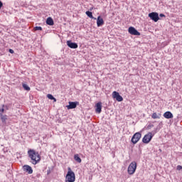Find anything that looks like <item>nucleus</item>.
Here are the masks:
<instances>
[{
	"instance_id": "obj_1",
	"label": "nucleus",
	"mask_w": 182,
	"mask_h": 182,
	"mask_svg": "<svg viewBox=\"0 0 182 182\" xmlns=\"http://www.w3.org/2000/svg\"><path fill=\"white\" fill-rule=\"evenodd\" d=\"M28 155L29 159H31V163L34 164V166L41 161V155H39V152H37L34 149H29L28 151Z\"/></svg>"
},
{
	"instance_id": "obj_2",
	"label": "nucleus",
	"mask_w": 182,
	"mask_h": 182,
	"mask_svg": "<svg viewBox=\"0 0 182 182\" xmlns=\"http://www.w3.org/2000/svg\"><path fill=\"white\" fill-rule=\"evenodd\" d=\"M68 173L65 177V182H75L76 180V176H75V172L72 171L70 167L68 168Z\"/></svg>"
},
{
	"instance_id": "obj_3",
	"label": "nucleus",
	"mask_w": 182,
	"mask_h": 182,
	"mask_svg": "<svg viewBox=\"0 0 182 182\" xmlns=\"http://www.w3.org/2000/svg\"><path fill=\"white\" fill-rule=\"evenodd\" d=\"M136 168H137V163H136V161L132 162L128 167V173L130 174V176L134 174Z\"/></svg>"
},
{
	"instance_id": "obj_4",
	"label": "nucleus",
	"mask_w": 182,
	"mask_h": 182,
	"mask_svg": "<svg viewBox=\"0 0 182 182\" xmlns=\"http://www.w3.org/2000/svg\"><path fill=\"white\" fill-rule=\"evenodd\" d=\"M153 134L151 132L148 133L147 134H146L144 138L142 139V141L145 144H149V143H150V141H151V139H153Z\"/></svg>"
},
{
	"instance_id": "obj_5",
	"label": "nucleus",
	"mask_w": 182,
	"mask_h": 182,
	"mask_svg": "<svg viewBox=\"0 0 182 182\" xmlns=\"http://www.w3.org/2000/svg\"><path fill=\"white\" fill-rule=\"evenodd\" d=\"M140 139H141V134L140 132H136L133 135L131 141L133 144H136Z\"/></svg>"
},
{
	"instance_id": "obj_6",
	"label": "nucleus",
	"mask_w": 182,
	"mask_h": 182,
	"mask_svg": "<svg viewBox=\"0 0 182 182\" xmlns=\"http://www.w3.org/2000/svg\"><path fill=\"white\" fill-rule=\"evenodd\" d=\"M149 17L150 19L154 21V22H158L160 19V17H159V13L157 12H151L149 14Z\"/></svg>"
},
{
	"instance_id": "obj_7",
	"label": "nucleus",
	"mask_w": 182,
	"mask_h": 182,
	"mask_svg": "<svg viewBox=\"0 0 182 182\" xmlns=\"http://www.w3.org/2000/svg\"><path fill=\"white\" fill-rule=\"evenodd\" d=\"M129 33L134 35L135 36H140V32H139L134 27H129L128 29Z\"/></svg>"
},
{
	"instance_id": "obj_8",
	"label": "nucleus",
	"mask_w": 182,
	"mask_h": 182,
	"mask_svg": "<svg viewBox=\"0 0 182 182\" xmlns=\"http://www.w3.org/2000/svg\"><path fill=\"white\" fill-rule=\"evenodd\" d=\"M112 97L114 99H116L117 102H123V97H122L121 95L116 91L112 92Z\"/></svg>"
},
{
	"instance_id": "obj_9",
	"label": "nucleus",
	"mask_w": 182,
	"mask_h": 182,
	"mask_svg": "<svg viewBox=\"0 0 182 182\" xmlns=\"http://www.w3.org/2000/svg\"><path fill=\"white\" fill-rule=\"evenodd\" d=\"M78 105L79 102H69V105L67 106V108L68 110H70V109H76Z\"/></svg>"
},
{
	"instance_id": "obj_10",
	"label": "nucleus",
	"mask_w": 182,
	"mask_h": 182,
	"mask_svg": "<svg viewBox=\"0 0 182 182\" xmlns=\"http://www.w3.org/2000/svg\"><path fill=\"white\" fill-rule=\"evenodd\" d=\"M67 46H68V48H70L71 49H77L78 48L77 43H73L71 41H67Z\"/></svg>"
},
{
	"instance_id": "obj_11",
	"label": "nucleus",
	"mask_w": 182,
	"mask_h": 182,
	"mask_svg": "<svg viewBox=\"0 0 182 182\" xmlns=\"http://www.w3.org/2000/svg\"><path fill=\"white\" fill-rule=\"evenodd\" d=\"M23 171H26V173H28V174H32V173H33L32 167H31L29 165H24L23 166Z\"/></svg>"
},
{
	"instance_id": "obj_12",
	"label": "nucleus",
	"mask_w": 182,
	"mask_h": 182,
	"mask_svg": "<svg viewBox=\"0 0 182 182\" xmlns=\"http://www.w3.org/2000/svg\"><path fill=\"white\" fill-rule=\"evenodd\" d=\"M102 25H105V21L100 16H99L97 19V26L100 27L102 26Z\"/></svg>"
},
{
	"instance_id": "obj_13",
	"label": "nucleus",
	"mask_w": 182,
	"mask_h": 182,
	"mask_svg": "<svg viewBox=\"0 0 182 182\" xmlns=\"http://www.w3.org/2000/svg\"><path fill=\"white\" fill-rule=\"evenodd\" d=\"M95 112L97 113H102V102H99L96 104Z\"/></svg>"
},
{
	"instance_id": "obj_14",
	"label": "nucleus",
	"mask_w": 182,
	"mask_h": 182,
	"mask_svg": "<svg viewBox=\"0 0 182 182\" xmlns=\"http://www.w3.org/2000/svg\"><path fill=\"white\" fill-rule=\"evenodd\" d=\"M164 117H165V119H173V116L171 112L167 111L164 114Z\"/></svg>"
},
{
	"instance_id": "obj_15",
	"label": "nucleus",
	"mask_w": 182,
	"mask_h": 182,
	"mask_svg": "<svg viewBox=\"0 0 182 182\" xmlns=\"http://www.w3.org/2000/svg\"><path fill=\"white\" fill-rule=\"evenodd\" d=\"M46 24L49 25L50 26H53V25H55L53 18L52 17H48L46 20Z\"/></svg>"
},
{
	"instance_id": "obj_16",
	"label": "nucleus",
	"mask_w": 182,
	"mask_h": 182,
	"mask_svg": "<svg viewBox=\"0 0 182 182\" xmlns=\"http://www.w3.org/2000/svg\"><path fill=\"white\" fill-rule=\"evenodd\" d=\"M0 117L2 123H4V124H6V120H8V116L2 114V113H0Z\"/></svg>"
},
{
	"instance_id": "obj_17",
	"label": "nucleus",
	"mask_w": 182,
	"mask_h": 182,
	"mask_svg": "<svg viewBox=\"0 0 182 182\" xmlns=\"http://www.w3.org/2000/svg\"><path fill=\"white\" fill-rule=\"evenodd\" d=\"M74 160H75L77 163H82V159H80V156H79V154L74 155Z\"/></svg>"
},
{
	"instance_id": "obj_18",
	"label": "nucleus",
	"mask_w": 182,
	"mask_h": 182,
	"mask_svg": "<svg viewBox=\"0 0 182 182\" xmlns=\"http://www.w3.org/2000/svg\"><path fill=\"white\" fill-rule=\"evenodd\" d=\"M86 15L88 16V18H91V19H96V18L93 17V14L92 11H87L85 12Z\"/></svg>"
},
{
	"instance_id": "obj_19",
	"label": "nucleus",
	"mask_w": 182,
	"mask_h": 182,
	"mask_svg": "<svg viewBox=\"0 0 182 182\" xmlns=\"http://www.w3.org/2000/svg\"><path fill=\"white\" fill-rule=\"evenodd\" d=\"M47 97L48 99H50V100H54V102H56V98H55V97H53V95H50V94H48L47 95Z\"/></svg>"
},
{
	"instance_id": "obj_20",
	"label": "nucleus",
	"mask_w": 182,
	"mask_h": 182,
	"mask_svg": "<svg viewBox=\"0 0 182 182\" xmlns=\"http://www.w3.org/2000/svg\"><path fill=\"white\" fill-rule=\"evenodd\" d=\"M22 86H23L24 90H27L28 92H29V90H31V87H29V86H28V85L23 84Z\"/></svg>"
},
{
	"instance_id": "obj_21",
	"label": "nucleus",
	"mask_w": 182,
	"mask_h": 182,
	"mask_svg": "<svg viewBox=\"0 0 182 182\" xmlns=\"http://www.w3.org/2000/svg\"><path fill=\"white\" fill-rule=\"evenodd\" d=\"M152 119H160V117L157 115V113L154 112L151 115Z\"/></svg>"
},
{
	"instance_id": "obj_22",
	"label": "nucleus",
	"mask_w": 182,
	"mask_h": 182,
	"mask_svg": "<svg viewBox=\"0 0 182 182\" xmlns=\"http://www.w3.org/2000/svg\"><path fill=\"white\" fill-rule=\"evenodd\" d=\"M34 31H42V27H41V26H36L34 28Z\"/></svg>"
},
{
	"instance_id": "obj_23",
	"label": "nucleus",
	"mask_w": 182,
	"mask_h": 182,
	"mask_svg": "<svg viewBox=\"0 0 182 182\" xmlns=\"http://www.w3.org/2000/svg\"><path fill=\"white\" fill-rule=\"evenodd\" d=\"M4 112H5V109L4 108L0 109V113H1V114L2 113H4Z\"/></svg>"
},
{
	"instance_id": "obj_24",
	"label": "nucleus",
	"mask_w": 182,
	"mask_h": 182,
	"mask_svg": "<svg viewBox=\"0 0 182 182\" xmlns=\"http://www.w3.org/2000/svg\"><path fill=\"white\" fill-rule=\"evenodd\" d=\"M177 170H182V166H180V165H178V166H177Z\"/></svg>"
},
{
	"instance_id": "obj_25",
	"label": "nucleus",
	"mask_w": 182,
	"mask_h": 182,
	"mask_svg": "<svg viewBox=\"0 0 182 182\" xmlns=\"http://www.w3.org/2000/svg\"><path fill=\"white\" fill-rule=\"evenodd\" d=\"M159 16H161V18H166V15L163 14H159Z\"/></svg>"
},
{
	"instance_id": "obj_26",
	"label": "nucleus",
	"mask_w": 182,
	"mask_h": 182,
	"mask_svg": "<svg viewBox=\"0 0 182 182\" xmlns=\"http://www.w3.org/2000/svg\"><path fill=\"white\" fill-rule=\"evenodd\" d=\"M2 6H4V4L0 1V9L2 8Z\"/></svg>"
},
{
	"instance_id": "obj_27",
	"label": "nucleus",
	"mask_w": 182,
	"mask_h": 182,
	"mask_svg": "<svg viewBox=\"0 0 182 182\" xmlns=\"http://www.w3.org/2000/svg\"><path fill=\"white\" fill-rule=\"evenodd\" d=\"M9 52L10 53H14V50H12V49H9Z\"/></svg>"
},
{
	"instance_id": "obj_28",
	"label": "nucleus",
	"mask_w": 182,
	"mask_h": 182,
	"mask_svg": "<svg viewBox=\"0 0 182 182\" xmlns=\"http://www.w3.org/2000/svg\"><path fill=\"white\" fill-rule=\"evenodd\" d=\"M50 173V169H48V170L47 171V174L49 175Z\"/></svg>"
},
{
	"instance_id": "obj_29",
	"label": "nucleus",
	"mask_w": 182,
	"mask_h": 182,
	"mask_svg": "<svg viewBox=\"0 0 182 182\" xmlns=\"http://www.w3.org/2000/svg\"><path fill=\"white\" fill-rule=\"evenodd\" d=\"M3 107H5V105H2Z\"/></svg>"
}]
</instances>
